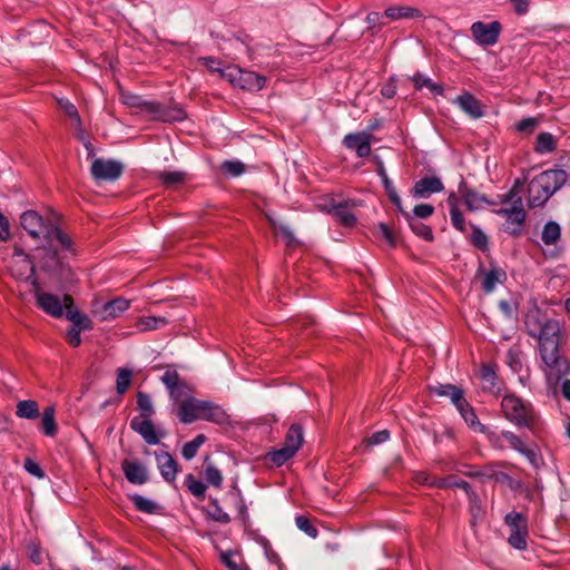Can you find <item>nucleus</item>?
I'll use <instances>...</instances> for the list:
<instances>
[{
    "instance_id": "49",
    "label": "nucleus",
    "mask_w": 570,
    "mask_h": 570,
    "mask_svg": "<svg viewBox=\"0 0 570 570\" xmlns=\"http://www.w3.org/2000/svg\"><path fill=\"white\" fill-rule=\"evenodd\" d=\"M443 484H448L449 488L462 489L469 497L470 501L476 500V493L471 489V485L466 481L458 480L454 475H449L444 478Z\"/></svg>"
},
{
    "instance_id": "47",
    "label": "nucleus",
    "mask_w": 570,
    "mask_h": 570,
    "mask_svg": "<svg viewBox=\"0 0 570 570\" xmlns=\"http://www.w3.org/2000/svg\"><path fill=\"white\" fill-rule=\"evenodd\" d=\"M206 438L204 434H198L194 440L187 442L181 450V454L186 460H191L196 456L199 448L204 444Z\"/></svg>"
},
{
    "instance_id": "10",
    "label": "nucleus",
    "mask_w": 570,
    "mask_h": 570,
    "mask_svg": "<svg viewBox=\"0 0 570 570\" xmlns=\"http://www.w3.org/2000/svg\"><path fill=\"white\" fill-rule=\"evenodd\" d=\"M317 206L321 210L331 214L344 226H352L356 222V217L351 210L354 203L351 200H337L333 197H326Z\"/></svg>"
},
{
    "instance_id": "43",
    "label": "nucleus",
    "mask_w": 570,
    "mask_h": 570,
    "mask_svg": "<svg viewBox=\"0 0 570 570\" xmlns=\"http://www.w3.org/2000/svg\"><path fill=\"white\" fill-rule=\"evenodd\" d=\"M535 151L540 154L551 153L556 149V139L550 132H541L537 137Z\"/></svg>"
},
{
    "instance_id": "20",
    "label": "nucleus",
    "mask_w": 570,
    "mask_h": 570,
    "mask_svg": "<svg viewBox=\"0 0 570 570\" xmlns=\"http://www.w3.org/2000/svg\"><path fill=\"white\" fill-rule=\"evenodd\" d=\"M65 309L66 317L73 324V327L79 331H86L92 328L91 320L78 311L73 305V299L70 295H65Z\"/></svg>"
},
{
    "instance_id": "13",
    "label": "nucleus",
    "mask_w": 570,
    "mask_h": 570,
    "mask_svg": "<svg viewBox=\"0 0 570 570\" xmlns=\"http://www.w3.org/2000/svg\"><path fill=\"white\" fill-rule=\"evenodd\" d=\"M471 32L473 39L479 45L493 46L498 42L501 32V23L499 21H492L491 23L476 21L472 23Z\"/></svg>"
},
{
    "instance_id": "9",
    "label": "nucleus",
    "mask_w": 570,
    "mask_h": 570,
    "mask_svg": "<svg viewBox=\"0 0 570 570\" xmlns=\"http://www.w3.org/2000/svg\"><path fill=\"white\" fill-rule=\"evenodd\" d=\"M488 440L491 443V445L495 449H502L500 441H505L511 449L524 455L533 466H538L537 453L532 449L528 448L522 441V439L517 434L510 431H502L500 434L491 432L488 433Z\"/></svg>"
},
{
    "instance_id": "39",
    "label": "nucleus",
    "mask_w": 570,
    "mask_h": 570,
    "mask_svg": "<svg viewBox=\"0 0 570 570\" xmlns=\"http://www.w3.org/2000/svg\"><path fill=\"white\" fill-rule=\"evenodd\" d=\"M168 321L165 317H157V316H142L139 317V320L136 323V327L140 332L151 331L160 328L165 325H167Z\"/></svg>"
},
{
    "instance_id": "15",
    "label": "nucleus",
    "mask_w": 570,
    "mask_h": 570,
    "mask_svg": "<svg viewBox=\"0 0 570 570\" xmlns=\"http://www.w3.org/2000/svg\"><path fill=\"white\" fill-rule=\"evenodd\" d=\"M130 306V301L124 297H117L104 303L100 307H96L94 313L97 314L102 322L111 321L119 317Z\"/></svg>"
},
{
    "instance_id": "58",
    "label": "nucleus",
    "mask_w": 570,
    "mask_h": 570,
    "mask_svg": "<svg viewBox=\"0 0 570 570\" xmlns=\"http://www.w3.org/2000/svg\"><path fill=\"white\" fill-rule=\"evenodd\" d=\"M209 515L213 520L220 522V523H228L230 521V518L228 513H226L217 503L216 500H214L210 503L209 508Z\"/></svg>"
},
{
    "instance_id": "40",
    "label": "nucleus",
    "mask_w": 570,
    "mask_h": 570,
    "mask_svg": "<svg viewBox=\"0 0 570 570\" xmlns=\"http://www.w3.org/2000/svg\"><path fill=\"white\" fill-rule=\"evenodd\" d=\"M412 82L416 90L428 88L434 95L443 94V87L441 85L433 82L430 78L423 76L422 73H415L412 78Z\"/></svg>"
},
{
    "instance_id": "36",
    "label": "nucleus",
    "mask_w": 570,
    "mask_h": 570,
    "mask_svg": "<svg viewBox=\"0 0 570 570\" xmlns=\"http://www.w3.org/2000/svg\"><path fill=\"white\" fill-rule=\"evenodd\" d=\"M58 104H59L60 108L66 112V115L75 121V125L78 130V137H79V139L82 140L83 139L82 124H81V119H80V116L78 114L76 106L67 99H59Z\"/></svg>"
},
{
    "instance_id": "8",
    "label": "nucleus",
    "mask_w": 570,
    "mask_h": 570,
    "mask_svg": "<svg viewBox=\"0 0 570 570\" xmlns=\"http://www.w3.org/2000/svg\"><path fill=\"white\" fill-rule=\"evenodd\" d=\"M504 522L511 530L508 539L509 544L517 550H524L527 548V539L529 535L527 515L512 511L505 515Z\"/></svg>"
},
{
    "instance_id": "4",
    "label": "nucleus",
    "mask_w": 570,
    "mask_h": 570,
    "mask_svg": "<svg viewBox=\"0 0 570 570\" xmlns=\"http://www.w3.org/2000/svg\"><path fill=\"white\" fill-rule=\"evenodd\" d=\"M540 368L549 382H557L569 370V362L560 354V342L538 344Z\"/></svg>"
},
{
    "instance_id": "34",
    "label": "nucleus",
    "mask_w": 570,
    "mask_h": 570,
    "mask_svg": "<svg viewBox=\"0 0 570 570\" xmlns=\"http://www.w3.org/2000/svg\"><path fill=\"white\" fill-rule=\"evenodd\" d=\"M377 174H379V176L382 179V183L384 185V189H385L390 200L396 206V208L399 210H402L401 198H400L395 187L393 186V183L390 180V178H389V176L386 174V170H385V168H384V166L382 164L379 166Z\"/></svg>"
},
{
    "instance_id": "51",
    "label": "nucleus",
    "mask_w": 570,
    "mask_h": 570,
    "mask_svg": "<svg viewBox=\"0 0 570 570\" xmlns=\"http://www.w3.org/2000/svg\"><path fill=\"white\" fill-rule=\"evenodd\" d=\"M294 455L295 453L284 445L281 449L268 453L271 462H273L277 466L283 465L287 460H289Z\"/></svg>"
},
{
    "instance_id": "54",
    "label": "nucleus",
    "mask_w": 570,
    "mask_h": 570,
    "mask_svg": "<svg viewBox=\"0 0 570 570\" xmlns=\"http://www.w3.org/2000/svg\"><path fill=\"white\" fill-rule=\"evenodd\" d=\"M185 484L195 497L203 498L205 495L206 485L198 481L193 474L186 476Z\"/></svg>"
},
{
    "instance_id": "17",
    "label": "nucleus",
    "mask_w": 570,
    "mask_h": 570,
    "mask_svg": "<svg viewBox=\"0 0 570 570\" xmlns=\"http://www.w3.org/2000/svg\"><path fill=\"white\" fill-rule=\"evenodd\" d=\"M371 138L372 135L365 131L348 134L343 144L347 149L355 150L357 157L364 158L371 154Z\"/></svg>"
},
{
    "instance_id": "64",
    "label": "nucleus",
    "mask_w": 570,
    "mask_h": 570,
    "mask_svg": "<svg viewBox=\"0 0 570 570\" xmlns=\"http://www.w3.org/2000/svg\"><path fill=\"white\" fill-rule=\"evenodd\" d=\"M382 16L379 12H370L366 16V22L368 24V29L375 33L377 30L381 29L382 22H381Z\"/></svg>"
},
{
    "instance_id": "22",
    "label": "nucleus",
    "mask_w": 570,
    "mask_h": 570,
    "mask_svg": "<svg viewBox=\"0 0 570 570\" xmlns=\"http://www.w3.org/2000/svg\"><path fill=\"white\" fill-rule=\"evenodd\" d=\"M444 189V185L440 178L431 176L423 177L417 180L412 189L414 197L428 198L430 195L440 193Z\"/></svg>"
},
{
    "instance_id": "14",
    "label": "nucleus",
    "mask_w": 570,
    "mask_h": 570,
    "mask_svg": "<svg viewBox=\"0 0 570 570\" xmlns=\"http://www.w3.org/2000/svg\"><path fill=\"white\" fill-rule=\"evenodd\" d=\"M475 277L480 281L482 291L485 294H490L494 291L498 284L505 282L507 273L498 266H492L490 269L480 268L476 272Z\"/></svg>"
},
{
    "instance_id": "44",
    "label": "nucleus",
    "mask_w": 570,
    "mask_h": 570,
    "mask_svg": "<svg viewBox=\"0 0 570 570\" xmlns=\"http://www.w3.org/2000/svg\"><path fill=\"white\" fill-rule=\"evenodd\" d=\"M134 505L137 508V510L145 512V513H156L159 509V507L151 500L144 498L139 494H132L129 497Z\"/></svg>"
},
{
    "instance_id": "46",
    "label": "nucleus",
    "mask_w": 570,
    "mask_h": 570,
    "mask_svg": "<svg viewBox=\"0 0 570 570\" xmlns=\"http://www.w3.org/2000/svg\"><path fill=\"white\" fill-rule=\"evenodd\" d=\"M267 219L272 225L275 234L281 235L287 246L294 245L296 243L294 233L291 230L288 226L283 224L277 225L276 222L271 216H267Z\"/></svg>"
},
{
    "instance_id": "29",
    "label": "nucleus",
    "mask_w": 570,
    "mask_h": 570,
    "mask_svg": "<svg viewBox=\"0 0 570 570\" xmlns=\"http://www.w3.org/2000/svg\"><path fill=\"white\" fill-rule=\"evenodd\" d=\"M528 194V203L530 207H539L551 197L546 188L533 178L529 183Z\"/></svg>"
},
{
    "instance_id": "3",
    "label": "nucleus",
    "mask_w": 570,
    "mask_h": 570,
    "mask_svg": "<svg viewBox=\"0 0 570 570\" xmlns=\"http://www.w3.org/2000/svg\"><path fill=\"white\" fill-rule=\"evenodd\" d=\"M120 100L124 105L137 108L140 112L149 115L155 120L171 122L183 120L186 117L185 111L180 108H170L156 101H147L129 91H121Z\"/></svg>"
},
{
    "instance_id": "24",
    "label": "nucleus",
    "mask_w": 570,
    "mask_h": 570,
    "mask_svg": "<svg viewBox=\"0 0 570 570\" xmlns=\"http://www.w3.org/2000/svg\"><path fill=\"white\" fill-rule=\"evenodd\" d=\"M156 461L161 476L169 483L176 480L178 463L168 452H156Z\"/></svg>"
},
{
    "instance_id": "57",
    "label": "nucleus",
    "mask_w": 570,
    "mask_h": 570,
    "mask_svg": "<svg viewBox=\"0 0 570 570\" xmlns=\"http://www.w3.org/2000/svg\"><path fill=\"white\" fill-rule=\"evenodd\" d=\"M471 243L479 249L485 252L489 247L488 236L476 226H472Z\"/></svg>"
},
{
    "instance_id": "31",
    "label": "nucleus",
    "mask_w": 570,
    "mask_h": 570,
    "mask_svg": "<svg viewBox=\"0 0 570 570\" xmlns=\"http://www.w3.org/2000/svg\"><path fill=\"white\" fill-rule=\"evenodd\" d=\"M200 414V420L210 421L215 423H223L226 421V413L219 406L209 401H204Z\"/></svg>"
},
{
    "instance_id": "12",
    "label": "nucleus",
    "mask_w": 570,
    "mask_h": 570,
    "mask_svg": "<svg viewBox=\"0 0 570 570\" xmlns=\"http://www.w3.org/2000/svg\"><path fill=\"white\" fill-rule=\"evenodd\" d=\"M124 170L120 161L115 159L96 158L91 164V175L96 180H117Z\"/></svg>"
},
{
    "instance_id": "5",
    "label": "nucleus",
    "mask_w": 570,
    "mask_h": 570,
    "mask_svg": "<svg viewBox=\"0 0 570 570\" xmlns=\"http://www.w3.org/2000/svg\"><path fill=\"white\" fill-rule=\"evenodd\" d=\"M522 183L517 179L509 193L502 196L501 203L510 205V215L505 222V230L512 235L521 233L523 223L525 220V212L521 198Z\"/></svg>"
},
{
    "instance_id": "45",
    "label": "nucleus",
    "mask_w": 570,
    "mask_h": 570,
    "mask_svg": "<svg viewBox=\"0 0 570 570\" xmlns=\"http://www.w3.org/2000/svg\"><path fill=\"white\" fill-rule=\"evenodd\" d=\"M462 417L474 432L485 434L487 436L488 433H491V431L479 421L473 409L466 410Z\"/></svg>"
},
{
    "instance_id": "32",
    "label": "nucleus",
    "mask_w": 570,
    "mask_h": 570,
    "mask_svg": "<svg viewBox=\"0 0 570 570\" xmlns=\"http://www.w3.org/2000/svg\"><path fill=\"white\" fill-rule=\"evenodd\" d=\"M303 440V429L298 424H293L286 433L283 445L296 454L302 446Z\"/></svg>"
},
{
    "instance_id": "1",
    "label": "nucleus",
    "mask_w": 570,
    "mask_h": 570,
    "mask_svg": "<svg viewBox=\"0 0 570 570\" xmlns=\"http://www.w3.org/2000/svg\"><path fill=\"white\" fill-rule=\"evenodd\" d=\"M60 216L50 210L46 218L36 210H27L20 217L21 227L35 239L57 240L61 249L73 253V242L59 228Z\"/></svg>"
},
{
    "instance_id": "52",
    "label": "nucleus",
    "mask_w": 570,
    "mask_h": 570,
    "mask_svg": "<svg viewBox=\"0 0 570 570\" xmlns=\"http://www.w3.org/2000/svg\"><path fill=\"white\" fill-rule=\"evenodd\" d=\"M433 393L439 396H449L451 402L463 392L460 387L452 384H439L432 387Z\"/></svg>"
},
{
    "instance_id": "25",
    "label": "nucleus",
    "mask_w": 570,
    "mask_h": 570,
    "mask_svg": "<svg viewBox=\"0 0 570 570\" xmlns=\"http://www.w3.org/2000/svg\"><path fill=\"white\" fill-rule=\"evenodd\" d=\"M121 469L126 479L134 484H144L147 482V471L138 461L125 459L121 462Z\"/></svg>"
},
{
    "instance_id": "16",
    "label": "nucleus",
    "mask_w": 570,
    "mask_h": 570,
    "mask_svg": "<svg viewBox=\"0 0 570 570\" xmlns=\"http://www.w3.org/2000/svg\"><path fill=\"white\" fill-rule=\"evenodd\" d=\"M568 175L563 169H549L540 173L535 179L552 196L567 181Z\"/></svg>"
},
{
    "instance_id": "50",
    "label": "nucleus",
    "mask_w": 570,
    "mask_h": 570,
    "mask_svg": "<svg viewBox=\"0 0 570 570\" xmlns=\"http://www.w3.org/2000/svg\"><path fill=\"white\" fill-rule=\"evenodd\" d=\"M464 474L471 478L495 479L497 481L508 478L504 473H497L492 465L484 466L482 470L464 472Z\"/></svg>"
},
{
    "instance_id": "41",
    "label": "nucleus",
    "mask_w": 570,
    "mask_h": 570,
    "mask_svg": "<svg viewBox=\"0 0 570 570\" xmlns=\"http://www.w3.org/2000/svg\"><path fill=\"white\" fill-rule=\"evenodd\" d=\"M157 178L163 183L164 186L170 188L177 185H180L186 179V174L184 171H158L156 174Z\"/></svg>"
},
{
    "instance_id": "60",
    "label": "nucleus",
    "mask_w": 570,
    "mask_h": 570,
    "mask_svg": "<svg viewBox=\"0 0 570 570\" xmlns=\"http://www.w3.org/2000/svg\"><path fill=\"white\" fill-rule=\"evenodd\" d=\"M295 523L299 530L304 531L311 538L317 537V529L311 524L309 520L306 517H296Z\"/></svg>"
},
{
    "instance_id": "61",
    "label": "nucleus",
    "mask_w": 570,
    "mask_h": 570,
    "mask_svg": "<svg viewBox=\"0 0 570 570\" xmlns=\"http://www.w3.org/2000/svg\"><path fill=\"white\" fill-rule=\"evenodd\" d=\"M390 432L387 430H382L379 432L373 433L371 436H368L365 442L367 445H377L381 443H384L389 440Z\"/></svg>"
},
{
    "instance_id": "18",
    "label": "nucleus",
    "mask_w": 570,
    "mask_h": 570,
    "mask_svg": "<svg viewBox=\"0 0 570 570\" xmlns=\"http://www.w3.org/2000/svg\"><path fill=\"white\" fill-rule=\"evenodd\" d=\"M204 401L195 397H186L179 403L178 417L184 424L200 420Z\"/></svg>"
},
{
    "instance_id": "63",
    "label": "nucleus",
    "mask_w": 570,
    "mask_h": 570,
    "mask_svg": "<svg viewBox=\"0 0 570 570\" xmlns=\"http://www.w3.org/2000/svg\"><path fill=\"white\" fill-rule=\"evenodd\" d=\"M222 562L229 570H244V568L236 561L235 556L232 552H225L220 556Z\"/></svg>"
},
{
    "instance_id": "55",
    "label": "nucleus",
    "mask_w": 570,
    "mask_h": 570,
    "mask_svg": "<svg viewBox=\"0 0 570 570\" xmlns=\"http://www.w3.org/2000/svg\"><path fill=\"white\" fill-rule=\"evenodd\" d=\"M220 168L224 174H227L232 177L240 176L245 171L244 164L238 160H225Z\"/></svg>"
},
{
    "instance_id": "42",
    "label": "nucleus",
    "mask_w": 570,
    "mask_h": 570,
    "mask_svg": "<svg viewBox=\"0 0 570 570\" xmlns=\"http://www.w3.org/2000/svg\"><path fill=\"white\" fill-rule=\"evenodd\" d=\"M561 235V229L559 224L556 222H549L544 225L541 239L546 245H554Z\"/></svg>"
},
{
    "instance_id": "27",
    "label": "nucleus",
    "mask_w": 570,
    "mask_h": 570,
    "mask_svg": "<svg viewBox=\"0 0 570 570\" xmlns=\"http://www.w3.org/2000/svg\"><path fill=\"white\" fill-rule=\"evenodd\" d=\"M383 17L397 21L402 19L422 18L423 13L420 9L410 6H391L385 9Z\"/></svg>"
},
{
    "instance_id": "23",
    "label": "nucleus",
    "mask_w": 570,
    "mask_h": 570,
    "mask_svg": "<svg viewBox=\"0 0 570 570\" xmlns=\"http://www.w3.org/2000/svg\"><path fill=\"white\" fill-rule=\"evenodd\" d=\"M37 303L40 308L53 317H60L63 313L65 302L61 303L57 295L50 293H40L36 288Z\"/></svg>"
},
{
    "instance_id": "37",
    "label": "nucleus",
    "mask_w": 570,
    "mask_h": 570,
    "mask_svg": "<svg viewBox=\"0 0 570 570\" xmlns=\"http://www.w3.org/2000/svg\"><path fill=\"white\" fill-rule=\"evenodd\" d=\"M16 414L19 417L33 420L39 416V407L36 401L24 400L17 404Z\"/></svg>"
},
{
    "instance_id": "59",
    "label": "nucleus",
    "mask_w": 570,
    "mask_h": 570,
    "mask_svg": "<svg viewBox=\"0 0 570 570\" xmlns=\"http://www.w3.org/2000/svg\"><path fill=\"white\" fill-rule=\"evenodd\" d=\"M131 381V371L127 368H119L118 375H117V392L124 393Z\"/></svg>"
},
{
    "instance_id": "6",
    "label": "nucleus",
    "mask_w": 570,
    "mask_h": 570,
    "mask_svg": "<svg viewBox=\"0 0 570 570\" xmlns=\"http://www.w3.org/2000/svg\"><path fill=\"white\" fill-rule=\"evenodd\" d=\"M223 78L233 86L247 91H259L266 86V77L238 67H227Z\"/></svg>"
},
{
    "instance_id": "19",
    "label": "nucleus",
    "mask_w": 570,
    "mask_h": 570,
    "mask_svg": "<svg viewBox=\"0 0 570 570\" xmlns=\"http://www.w3.org/2000/svg\"><path fill=\"white\" fill-rule=\"evenodd\" d=\"M459 195L470 212L479 210L485 204H493L488 200L484 195L469 187V185L463 180L459 184Z\"/></svg>"
},
{
    "instance_id": "48",
    "label": "nucleus",
    "mask_w": 570,
    "mask_h": 570,
    "mask_svg": "<svg viewBox=\"0 0 570 570\" xmlns=\"http://www.w3.org/2000/svg\"><path fill=\"white\" fill-rule=\"evenodd\" d=\"M480 379L483 382L484 389L493 390L497 387V375L492 365L482 364L480 368Z\"/></svg>"
},
{
    "instance_id": "35",
    "label": "nucleus",
    "mask_w": 570,
    "mask_h": 570,
    "mask_svg": "<svg viewBox=\"0 0 570 570\" xmlns=\"http://www.w3.org/2000/svg\"><path fill=\"white\" fill-rule=\"evenodd\" d=\"M12 275L17 278H29L35 272V266L29 256H23L21 259H16L11 266Z\"/></svg>"
},
{
    "instance_id": "53",
    "label": "nucleus",
    "mask_w": 570,
    "mask_h": 570,
    "mask_svg": "<svg viewBox=\"0 0 570 570\" xmlns=\"http://www.w3.org/2000/svg\"><path fill=\"white\" fill-rule=\"evenodd\" d=\"M137 405L142 411L140 417H150L154 413L153 402L148 394L144 392L137 393Z\"/></svg>"
},
{
    "instance_id": "2",
    "label": "nucleus",
    "mask_w": 570,
    "mask_h": 570,
    "mask_svg": "<svg viewBox=\"0 0 570 570\" xmlns=\"http://www.w3.org/2000/svg\"><path fill=\"white\" fill-rule=\"evenodd\" d=\"M527 333L538 341V344L560 342L561 324L534 307L525 316Z\"/></svg>"
},
{
    "instance_id": "7",
    "label": "nucleus",
    "mask_w": 570,
    "mask_h": 570,
    "mask_svg": "<svg viewBox=\"0 0 570 570\" xmlns=\"http://www.w3.org/2000/svg\"><path fill=\"white\" fill-rule=\"evenodd\" d=\"M501 407L505 419L518 426H530L533 422L530 406L514 395L503 396Z\"/></svg>"
},
{
    "instance_id": "56",
    "label": "nucleus",
    "mask_w": 570,
    "mask_h": 570,
    "mask_svg": "<svg viewBox=\"0 0 570 570\" xmlns=\"http://www.w3.org/2000/svg\"><path fill=\"white\" fill-rule=\"evenodd\" d=\"M205 478L209 484H212L215 488H220L223 482V475L222 472L214 466L213 464L208 463L205 469Z\"/></svg>"
},
{
    "instance_id": "38",
    "label": "nucleus",
    "mask_w": 570,
    "mask_h": 570,
    "mask_svg": "<svg viewBox=\"0 0 570 570\" xmlns=\"http://www.w3.org/2000/svg\"><path fill=\"white\" fill-rule=\"evenodd\" d=\"M41 430L47 436H53L57 433L53 406H47L43 410L41 417Z\"/></svg>"
},
{
    "instance_id": "28",
    "label": "nucleus",
    "mask_w": 570,
    "mask_h": 570,
    "mask_svg": "<svg viewBox=\"0 0 570 570\" xmlns=\"http://www.w3.org/2000/svg\"><path fill=\"white\" fill-rule=\"evenodd\" d=\"M460 199H461V197L459 195V191L458 193L452 191V193H450V195L446 199V203L450 207V217H451V222H452L453 226L458 230L463 233L466 229V225H465L463 215L459 209Z\"/></svg>"
},
{
    "instance_id": "26",
    "label": "nucleus",
    "mask_w": 570,
    "mask_h": 570,
    "mask_svg": "<svg viewBox=\"0 0 570 570\" xmlns=\"http://www.w3.org/2000/svg\"><path fill=\"white\" fill-rule=\"evenodd\" d=\"M454 104H456L460 107V109H462L468 116H470L473 119L481 118L484 115L483 106L470 92H463L462 95L458 96L454 100Z\"/></svg>"
},
{
    "instance_id": "62",
    "label": "nucleus",
    "mask_w": 570,
    "mask_h": 570,
    "mask_svg": "<svg viewBox=\"0 0 570 570\" xmlns=\"http://www.w3.org/2000/svg\"><path fill=\"white\" fill-rule=\"evenodd\" d=\"M434 213V207L429 204L416 205L413 209L414 218H428Z\"/></svg>"
},
{
    "instance_id": "33",
    "label": "nucleus",
    "mask_w": 570,
    "mask_h": 570,
    "mask_svg": "<svg viewBox=\"0 0 570 570\" xmlns=\"http://www.w3.org/2000/svg\"><path fill=\"white\" fill-rule=\"evenodd\" d=\"M404 217L406 218L411 229L420 237H422L423 239L428 240V242H432L433 240V233H432V229L430 226L423 224L422 222H420L419 219L414 218L412 215H410L409 213L404 212L403 209L400 210Z\"/></svg>"
},
{
    "instance_id": "11",
    "label": "nucleus",
    "mask_w": 570,
    "mask_h": 570,
    "mask_svg": "<svg viewBox=\"0 0 570 570\" xmlns=\"http://www.w3.org/2000/svg\"><path fill=\"white\" fill-rule=\"evenodd\" d=\"M160 380L167 387L170 399L175 402H181L186 397H190L189 385L180 379L178 372L174 367L168 366Z\"/></svg>"
},
{
    "instance_id": "21",
    "label": "nucleus",
    "mask_w": 570,
    "mask_h": 570,
    "mask_svg": "<svg viewBox=\"0 0 570 570\" xmlns=\"http://www.w3.org/2000/svg\"><path fill=\"white\" fill-rule=\"evenodd\" d=\"M130 428L135 432L139 433L146 443L153 445L159 443V435L157 434L150 417H134L130 421Z\"/></svg>"
},
{
    "instance_id": "30",
    "label": "nucleus",
    "mask_w": 570,
    "mask_h": 570,
    "mask_svg": "<svg viewBox=\"0 0 570 570\" xmlns=\"http://www.w3.org/2000/svg\"><path fill=\"white\" fill-rule=\"evenodd\" d=\"M53 242H47L48 246L43 248L45 256L40 259L41 267L48 272H57L62 266L58 250L53 248Z\"/></svg>"
}]
</instances>
